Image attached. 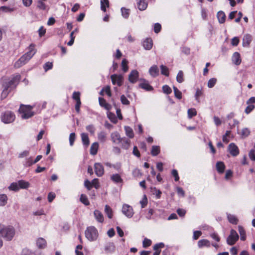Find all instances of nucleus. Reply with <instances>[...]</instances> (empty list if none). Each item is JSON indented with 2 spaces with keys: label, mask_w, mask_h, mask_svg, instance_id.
Instances as JSON below:
<instances>
[{
  "label": "nucleus",
  "mask_w": 255,
  "mask_h": 255,
  "mask_svg": "<svg viewBox=\"0 0 255 255\" xmlns=\"http://www.w3.org/2000/svg\"><path fill=\"white\" fill-rule=\"evenodd\" d=\"M252 41V36L250 34L245 35L243 38V45L244 47H249Z\"/></svg>",
  "instance_id": "obj_15"
},
{
  "label": "nucleus",
  "mask_w": 255,
  "mask_h": 255,
  "mask_svg": "<svg viewBox=\"0 0 255 255\" xmlns=\"http://www.w3.org/2000/svg\"><path fill=\"white\" fill-rule=\"evenodd\" d=\"M142 45L146 50H150L153 46L152 40L151 38H146L143 42Z\"/></svg>",
  "instance_id": "obj_17"
},
{
  "label": "nucleus",
  "mask_w": 255,
  "mask_h": 255,
  "mask_svg": "<svg viewBox=\"0 0 255 255\" xmlns=\"http://www.w3.org/2000/svg\"><path fill=\"white\" fill-rule=\"evenodd\" d=\"M111 79L113 85L117 84L118 86H121L124 83V77L121 75L113 74L111 76Z\"/></svg>",
  "instance_id": "obj_7"
},
{
  "label": "nucleus",
  "mask_w": 255,
  "mask_h": 255,
  "mask_svg": "<svg viewBox=\"0 0 255 255\" xmlns=\"http://www.w3.org/2000/svg\"><path fill=\"white\" fill-rule=\"evenodd\" d=\"M95 172L96 175L98 177H101L104 174V168L103 165L100 163H96L94 164Z\"/></svg>",
  "instance_id": "obj_9"
},
{
  "label": "nucleus",
  "mask_w": 255,
  "mask_h": 255,
  "mask_svg": "<svg viewBox=\"0 0 255 255\" xmlns=\"http://www.w3.org/2000/svg\"><path fill=\"white\" fill-rule=\"evenodd\" d=\"M4 88L1 94V98L2 99H4L7 97L10 90L8 91V88L3 87Z\"/></svg>",
  "instance_id": "obj_49"
},
{
  "label": "nucleus",
  "mask_w": 255,
  "mask_h": 255,
  "mask_svg": "<svg viewBox=\"0 0 255 255\" xmlns=\"http://www.w3.org/2000/svg\"><path fill=\"white\" fill-rule=\"evenodd\" d=\"M110 6L109 0H101V9L104 12L107 11V7H109Z\"/></svg>",
  "instance_id": "obj_34"
},
{
  "label": "nucleus",
  "mask_w": 255,
  "mask_h": 255,
  "mask_svg": "<svg viewBox=\"0 0 255 255\" xmlns=\"http://www.w3.org/2000/svg\"><path fill=\"white\" fill-rule=\"evenodd\" d=\"M125 130L127 136H128L129 138H132L134 137V133L133 130L130 127L128 126H125Z\"/></svg>",
  "instance_id": "obj_32"
},
{
  "label": "nucleus",
  "mask_w": 255,
  "mask_h": 255,
  "mask_svg": "<svg viewBox=\"0 0 255 255\" xmlns=\"http://www.w3.org/2000/svg\"><path fill=\"white\" fill-rule=\"evenodd\" d=\"M18 184L19 189H27L30 185L28 182L25 181L23 180H20L18 181Z\"/></svg>",
  "instance_id": "obj_31"
},
{
  "label": "nucleus",
  "mask_w": 255,
  "mask_h": 255,
  "mask_svg": "<svg viewBox=\"0 0 255 255\" xmlns=\"http://www.w3.org/2000/svg\"><path fill=\"white\" fill-rule=\"evenodd\" d=\"M0 118L2 122L8 124L14 121L15 115L12 111H6L2 113Z\"/></svg>",
  "instance_id": "obj_4"
},
{
  "label": "nucleus",
  "mask_w": 255,
  "mask_h": 255,
  "mask_svg": "<svg viewBox=\"0 0 255 255\" xmlns=\"http://www.w3.org/2000/svg\"><path fill=\"white\" fill-rule=\"evenodd\" d=\"M231 133V131L230 130H227L225 134L223 136L222 140L223 141L226 143H227L229 142V139L228 137H229Z\"/></svg>",
  "instance_id": "obj_48"
},
{
  "label": "nucleus",
  "mask_w": 255,
  "mask_h": 255,
  "mask_svg": "<svg viewBox=\"0 0 255 255\" xmlns=\"http://www.w3.org/2000/svg\"><path fill=\"white\" fill-rule=\"evenodd\" d=\"M121 101L123 105H128L129 104V101L124 95H122L121 97Z\"/></svg>",
  "instance_id": "obj_62"
},
{
  "label": "nucleus",
  "mask_w": 255,
  "mask_h": 255,
  "mask_svg": "<svg viewBox=\"0 0 255 255\" xmlns=\"http://www.w3.org/2000/svg\"><path fill=\"white\" fill-rule=\"evenodd\" d=\"M108 118L110 120V121L114 124H116L118 122L117 119L114 114L110 113L108 115Z\"/></svg>",
  "instance_id": "obj_63"
},
{
  "label": "nucleus",
  "mask_w": 255,
  "mask_h": 255,
  "mask_svg": "<svg viewBox=\"0 0 255 255\" xmlns=\"http://www.w3.org/2000/svg\"><path fill=\"white\" fill-rule=\"evenodd\" d=\"M105 250L107 253H111L115 250V247L113 244H110L106 246L105 248Z\"/></svg>",
  "instance_id": "obj_54"
},
{
  "label": "nucleus",
  "mask_w": 255,
  "mask_h": 255,
  "mask_svg": "<svg viewBox=\"0 0 255 255\" xmlns=\"http://www.w3.org/2000/svg\"><path fill=\"white\" fill-rule=\"evenodd\" d=\"M173 90L175 97L178 99H181L182 98V93L181 91L175 86L173 87Z\"/></svg>",
  "instance_id": "obj_47"
},
{
  "label": "nucleus",
  "mask_w": 255,
  "mask_h": 255,
  "mask_svg": "<svg viewBox=\"0 0 255 255\" xmlns=\"http://www.w3.org/2000/svg\"><path fill=\"white\" fill-rule=\"evenodd\" d=\"M111 137L112 141L116 144H119L120 142H122L123 138L121 137L120 133L117 131L112 133Z\"/></svg>",
  "instance_id": "obj_14"
},
{
  "label": "nucleus",
  "mask_w": 255,
  "mask_h": 255,
  "mask_svg": "<svg viewBox=\"0 0 255 255\" xmlns=\"http://www.w3.org/2000/svg\"><path fill=\"white\" fill-rule=\"evenodd\" d=\"M28 49V51L24 55L30 60L35 55L37 51L35 49V45L33 43L30 44Z\"/></svg>",
  "instance_id": "obj_10"
},
{
  "label": "nucleus",
  "mask_w": 255,
  "mask_h": 255,
  "mask_svg": "<svg viewBox=\"0 0 255 255\" xmlns=\"http://www.w3.org/2000/svg\"><path fill=\"white\" fill-rule=\"evenodd\" d=\"M76 135L74 132L71 133L69 135V142L71 146H72L74 144L75 140Z\"/></svg>",
  "instance_id": "obj_61"
},
{
  "label": "nucleus",
  "mask_w": 255,
  "mask_h": 255,
  "mask_svg": "<svg viewBox=\"0 0 255 255\" xmlns=\"http://www.w3.org/2000/svg\"><path fill=\"white\" fill-rule=\"evenodd\" d=\"M232 59L233 63L236 65H239L241 63V55L238 52H236L233 54Z\"/></svg>",
  "instance_id": "obj_18"
},
{
  "label": "nucleus",
  "mask_w": 255,
  "mask_h": 255,
  "mask_svg": "<svg viewBox=\"0 0 255 255\" xmlns=\"http://www.w3.org/2000/svg\"><path fill=\"white\" fill-rule=\"evenodd\" d=\"M217 80L215 78H213L209 80L208 82V87L210 88H213L216 84Z\"/></svg>",
  "instance_id": "obj_50"
},
{
  "label": "nucleus",
  "mask_w": 255,
  "mask_h": 255,
  "mask_svg": "<svg viewBox=\"0 0 255 255\" xmlns=\"http://www.w3.org/2000/svg\"><path fill=\"white\" fill-rule=\"evenodd\" d=\"M111 179L115 183H122L123 182V180L119 174L112 175Z\"/></svg>",
  "instance_id": "obj_28"
},
{
  "label": "nucleus",
  "mask_w": 255,
  "mask_h": 255,
  "mask_svg": "<svg viewBox=\"0 0 255 255\" xmlns=\"http://www.w3.org/2000/svg\"><path fill=\"white\" fill-rule=\"evenodd\" d=\"M94 216L97 222L102 223L104 221V217L101 212L95 210L94 212Z\"/></svg>",
  "instance_id": "obj_16"
},
{
  "label": "nucleus",
  "mask_w": 255,
  "mask_h": 255,
  "mask_svg": "<svg viewBox=\"0 0 255 255\" xmlns=\"http://www.w3.org/2000/svg\"><path fill=\"white\" fill-rule=\"evenodd\" d=\"M24 63L22 62L21 60L19 58L14 64V67L16 69L19 68L23 66Z\"/></svg>",
  "instance_id": "obj_60"
},
{
  "label": "nucleus",
  "mask_w": 255,
  "mask_h": 255,
  "mask_svg": "<svg viewBox=\"0 0 255 255\" xmlns=\"http://www.w3.org/2000/svg\"><path fill=\"white\" fill-rule=\"evenodd\" d=\"M203 90L202 89L197 88L196 89V93H195V98L197 100H199V98L203 95Z\"/></svg>",
  "instance_id": "obj_59"
},
{
  "label": "nucleus",
  "mask_w": 255,
  "mask_h": 255,
  "mask_svg": "<svg viewBox=\"0 0 255 255\" xmlns=\"http://www.w3.org/2000/svg\"><path fill=\"white\" fill-rule=\"evenodd\" d=\"M149 73L152 77H157L159 74V69L158 67L156 65H153L150 68Z\"/></svg>",
  "instance_id": "obj_22"
},
{
  "label": "nucleus",
  "mask_w": 255,
  "mask_h": 255,
  "mask_svg": "<svg viewBox=\"0 0 255 255\" xmlns=\"http://www.w3.org/2000/svg\"><path fill=\"white\" fill-rule=\"evenodd\" d=\"M98 139L101 142H105L107 140V133L102 131L98 134Z\"/></svg>",
  "instance_id": "obj_33"
},
{
  "label": "nucleus",
  "mask_w": 255,
  "mask_h": 255,
  "mask_svg": "<svg viewBox=\"0 0 255 255\" xmlns=\"http://www.w3.org/2000/svg\"><path fill=\"white\" fill-rule=\"evenodd\" d=\"M177 81L181 83L184 81V74L182 71H179L176 76Z\"/></svg>",
  "instance_id": "obj_44"
},
{
  "label": "nucleus",
  "mask_w": 255,
  "mask_h": 255,
  "mask_svg": "<svg viewBox=\"0 0 255 255\" xmlns=\"http://www.w3.org/2000/svg\"><path fill=\"white\" fill-rule=\"evenodd\" d=\"M33 107L30 105H24L21 104L18 110L19 113L21 114V118L23 119H27L34 115L32 111Z\"/></svg>",
  "instance_id": "obj_2"
},
{
  "label": "nucleus",
  "mask_w": 255,
  "mask_h": 255,
  "mask_svg": "<svg viewBox=\"0 0 255 255\" xmlns=\"http://www.w3.org/2000/svg\"><path fill=\"white\" fill-rule=\"evenodd\" d=\"M53 67V63L47 62L43 65V69L45 72L51 69Z\"/></svg>",
  "instance_id": "obj_51"
},
{
  "label": "nucleus",
  "mask_w": 255,
  "mask_h": 255,
  "mask_svg": "<svg viewBox=\"0 0 255 255\" xmlns=\"http://www.w3.org/2000/svg\"><path fill=\"white\" fill-rule=\"evenodd\" d=\"M47 245L46 241L42 238H39L36 241V246L40 249H43L46 248Z\"/></svg>",
  "instance_id": "obj_20"
},
{
  "label": "nucleus",
  "mask_w": 255,
  "mask_h": 255,
  "mask_svg": "<svg viewBox=\"0 0 255 255\" xmlns=\"http://www.w3.org/2000/svg\"><path fill=\"white\" fill-rule=\"evenodd\" d=\"M91 183L93 187H94L96 189H98L100 188V183L98 178H94L91 181Z\"/></svg>",
  "instance_id": "obj_55"
},
{
  "label": "nucleus",
  "mask_w": 255,
  "mask_h": 255,
  "mask_svg": "<svg viewBox=\"0 0 255 255\" xmlns=\"http://www.w3.org/2000/svg\"><path fill=\"white\" fill-rule=\"evenodd\" d=\"M85 234L86 238L90 242L96 241L99 235L97 229L94 226L88 227Z\"/></svg>",
  "instance_id": "obj_3"
},
{
  "label": "nucleus",
  "mask_w": 255,
  "mask_h": 255,
  "mask_svg": "<svg viewBox=\"0 0 255 255\" xmlns=\"http://www.w3.org/2000/svg\"><path fill=\"white\" fill-rule=\"evenodd\" d=\"M248 106L246 107L245 112L247 114H250L252 111L255 108V106L254 105L248 104Z\"/></svg>",
  "instance_id": "obj_58"
},
{
  "label": "nucleus",
  "mask_w": 255,
  "mask_h": 255,
  "mask_svg": "<svg viewBox=\"0 0 255 255\" xmlns=\"http://www.w3.org/2000/svg\"><path fill=\"white\" fill-rule=\"evenodd\" d=\"M15 235L14 228L10 226L0 224V236L7 241H11Z\"/></svg>",
  "instance_id": "obj_1"
},
{
  "label": "nucleus",
  "mask_w": 255,
  "mask_h": 255,
  "mask_svg": "<svg viewBox=\"0 0 255 255\" xmlns=\"http://www.w3.org/2000/svg\"><path fill=\"white\" fill-rule=\"evenodd\" d=\"M129 11L130 10L129 9L126 8L125 7H122L121 8L122 16L125 18H128L129 17Z\"/></svg>",
  "instance_id": "obj_43"
},
{
  "label": "nucleus",
  "mask_w": 255,
  "mask_h": 255,
  "mask_svg": "<svg viewBox=\"0 0 255 255\" xmlns=\"http://www.w3.org/2000/svg\"><path fill=\"white\" fill-rule=\"evenodd\" d=\"M138 77V72L136 70H133L128 75V80L131 83H135L137 82Z\"/></svg>",
  "instance_id": "obj_13"
},
{
  "label": "nucleus",
  "mask_w": 255,
  "mask_h": 255,
  "mask_svg": "<svg viewBox=\"0 0 255 255\" xmlns=\"http://www.w3.org/2000/svg\"><path fill=\"white\" fill-rule=\"evenodd\" d=\"M210 242L207 239H202L198 242V246L199 248H202L204 247H210Z\"/></svg>",
  "instance_id": "obj_25"
},
{
  "label": "nucleus",
  "mask_w": 255,
  "mask_h": 255,
  "mask_svg": "<svg viewBox=\"0 0 255 255\" xmlns=\"http://www.w3.org/2000/svg\"><path fill=\"white\" fill-rule=\"evenodd\" d=\"M142 82L140 83L138 85V87L141 88L146 91H151L153 90V88L151 86L148 82L145 79H140Z\"/></svg>",
  "instance_id": "obj_11"
},
{
  "label": "nucleus",
  "mask_w": 255,
  "mask_h": 255,
  "mask_svg": "<svg viewBox=\"0 0 255 255\" xmlns=\"http://www.w3.org/2000/svg\"><path fill=\"white\" fill-rule=\"evenodd\" d=\"M44 0H38L37 1L36 7L40 10L48 11L49 7L44 2Z\"/></svg>",
  "instance_id": "obj_19"
},
{
  "label": "nucleus",
  "mask_w": 255,
  "mask_h": 255,
  "mask_svg": "<svg viewBox=\"0 0 255 255\" xmlns=\"http://www.w3.org/2000/svg\"><path fill=\"white\" fill-rule=\"evenodd\" d=\"M72 98L75 100L76 102L81 101L80 93L79 92H74L72 95Z\"/></svg>",
  "instance_id": "obj_56"
},
{
  "label": "nucleus",
  "mask_w": 255,
  "mask_h": 255,
  "mask_svg": "<svg viewBox=\"0 0 255 255\" xmlns=\"http://www.w3.org/2000/svg\"><path fill=\"white\" fill-rule=\"evenodd\" d=\"M228 149L233 156H237L240 153L238 147L234 143H231L229 145Z\"/></svg>",
  "instance_id": "obj_12"
},
{
  "label": "nucleus",
  "mask_w": 255,
  "mask_h": 255,
  "mask_svg": "<svg viewBox=\"0 0 255 255\" xmlns=\"http://www.w3.org/2000/svg\"><path fill=\"white\" fill-rule=\"evenodd\" d=\"M20 80V75L19 74L13 76L11 79L8 82H5L3 83L2 86L5 87L8 89L15 88L18 84Z\"/></svg>",
  "instance_id": "obj_5"
},
{
  "label": "nucleus",
  "mask_w": 255,
  "mask_h": 255,
  "mask_svg": "<svg viewBox=\"0 0 255 255\" xmlns=\"http://www.w3.org/2000/svg\"><path fill=\"white\" fill-rule=\"evenodd\" d=\"M228 219L229 222L234 225H237L238 222V220L237 217L234 215L229 214L228 215Z\"/></svg>",
  "instance_id": "obj_37"
},
{
  "label": "nucleus",
  "mask_w": 255,
  "mask_h": 255,
  "mask_svg": "<svg viewBox=\"0 0 255 255\" xmlns=\"http://www.w3.org/2000/svg\"><path fill=\"white\" fill-rule=\"evenodd\" d=\"M239 232L241 235V240L242 241H245L246 239V235L244 229L241 226H239Z\"/></svg>",
  "instance_id": "obj_40"
},
{
  "label": "nucleus",
  "mask_w": 255,
  "mask_h": 255,
  "mask_svg": "<svg viewBox=\"0 0 255 255\" xmlns=\"http://www.w3.org/2000/svg\"><path fill=\"white\" fill-rule=\"evenodd\" d=\"M121 65L123 71L124 72H127L128 69V61L126 59H123Z\"/></svg>",
  "instance_id": "obj_39"
},
{
  "label": "nucleus",
  "mask_w": 255,
  "mask_h": 255,
  "mask_svg": "<svg viewBox=\"0 0 255 255\" xmlns=\"http://www.w3.org/2000/svg\"><path fill=\"white\" fill-rule=\"evenodd\" d=\"M162 90L164 93L166 94L167 95L170 94L172 93L171 88L167 85H163L162 86Z\"/></svg>",
  "instance_id": "obj_52"
},
{
  "label": "nucleus",
  "mask_w": 255,
  "mask_h": 255,
  "mask_svg": "<svg viewBox=\"0 0 255 255\" xmlns=\"http://www.w3.org/2000/svg\"><path fill=\"white\" fill-rule=\"evenodd\" d=\"M7 197L5 194L0 195V206H4L7 203Z\"/></svg>",
  "instance_id": "obj_42"
},
{
  "label": "nucleus",
  "mask_w": 255,
  "mask_h": 255,
  "mask_svg": "<svg viewBox=\"0 0 255 255\" xmlns=\"http://www.w3.org/2000/svg\"><path fill=\"white\" fill-rule=\"evenodd\" d=\"M217 17L220 23H224L226 20V14L223 11H220L217 13Z\"/></svg>",
  "instance_id": "obj_30"
},
{
  "label": "nucleus",
  "mask_w": 255,
  "mask_h": 255,
  "mask_svg": "<svg viewBox=\"0 0 255 255\" xmlns=\"http://www.w3.org/2000/svg\"><path fill=\"white\" fill-rule=\"evenodd\" d=\"M120 143H121L122 147L126 150L128 149L130 146V140L126 138V137H123L122 141L120 142Z\"/></svg>",
  "instance_id": "obj_27"
},
{
  "label": "nucleus",
  "mask_w": 255,
  "mask_h": 255,
  "mask_svg": "<svg viewBox=\"0 0 255 255\" xmlns=\"http://www.w3.org/2000/svg\"><path fill=\"white\" fill-rule=\"evenodd\" d=\"M99 104L100 105L104 107L106 110H110L112 107L111 106L107 103L105 99H104L103 98L99 97Z\"/></svg>",
  "instance_id": "obj_21"
},
{
  "label": "nucleus",
  "mask_w": 255,
  "mask_h": 255,
  "mask_svg": "<svg viewBox=\"0 0 255 255\" xmlns=\"http://www.w3.org/2000/svg\"><path fill=\"white\" fill-rule=\"evenodd\" d=\"M164 247V244L163 243H160L158 244H156L153 247V249L154 251H161V249L163 248Z\"/></svg>",
  "instance_id": "obj_57"
},
{
  "label": "nucleus",
  "mask_w": 255,
  "mask_h": 255,
  "mask_svg": "<svg viewBox=\"0 0 255 255\" xmlns=\"http://www.w3.org/2000/svg\"><path fill=\"white\" fill-rule=\"evenodd\" d=\"M216 169L219 173H223L225 169V165L223 162L218 161L216 163Z\"/></svg>",
  "instance_id": "obj_26"
},
{
  "label": "nucleus",
  "mask_w": 255,
  "mask_h": 255,
  "mask_svg": "<svg viewBox=\"0 0 255 255\" xmlns=\"http://www.w3.org/2000/svg\"><path fill=\"white\" fill-rule=\"evenodd\" d=\"M152 242L150 240L145 238L142 242V246L144 248H146L151 246Z\"/></svg>",
  "instance_id": "obj_53"
},
{
  "label": "nucleus",
  "mask_w": 255,
  "mask_h": 255,
  "mask_svg": "<svg viewBox=\"0 0 255 255\" xmlns=\"http://www.w3.org/2000/svg\"><path fill=\"white\" fill-rule=\"evenodd\" d=\"M105 212L109 219H112L113 216V212L112 208L108 205L105 207Z\"/></svg>",
  "instance_id": "obj_35"
},
{
  "label": "nucleus",
  "mask_w": 255,
  "mask_h": 255,
  "mask_svg": "<svg viewBox=\"0 0 255 255\" xmlns=\"http://www.w3.org/2000/svg\"><path fill=\"white\" fill-rule=\"evenodd\" d=\"M80 201L85 205L88 206L90 205V202L88 199L87 196L85 194H81Z\"/></svg>",
  "instance_id": "obj_38"
},
{
  "label": "nucleus",
  "mask_w": 255,
  "mask_h": 255,
  "mask_svg": "<svg viewBox=\"0 0 255 255\" xmlns=\"http://www.w3.org/2000/svg\"><path fill=\"white\" fill-rule=\"evenodd\" d=\"M81 136L83 145L86 147L88 146L90 144V140L88 134L86 133H82Z\"/></svg>",
  "instance_id": "obj_29"
},
{
  "label": "nucleus",
  "mask_w": 255,
  "mask_h": 255,
  "mask_svg": "<svg viewBox=\"0 0 255 255\" xmlns=\"http://www.w3.org/2000/svg\"><path fill=\"white\" fill-rule=\"evenodd\" d=\"M239 235L237 232L232 229L230 231V234L227 239V243L230 246L234 245L236 242L239 240Z\"/></svg>",
  "instance_id": "obj_6"
},
{
  "label": "nucleus",
  "mask_w": 255,
  "mask_h": 255,
  "mask_svg": "<svg viewBox=\"0 0 255 255\" xmlns=\"http://www.w3.org/2000/svg\"><path fill=\"white\" fill-rule=\"evenodd\" d=\"M10 190L17 191L19 190V188L18 183L16 182L12 183L8 187Z\"/></svg>",
  "instance_id": "obj_46"
},
{
  "label": "nucleus",
  "mask_w": 255,
  "mask_h": 255,
  "mask_svg": "<svg viewBox=\"0 0 255 255\" xmlns=\"http://www.w3.org/2000/svg\"><path fill=\"white\" fill-rule=\"evenodd\" d=\"M99 148V143L97 142L93 143L90 147V154L92 155L97 154Z\"/></svg>",
  "instance_id": "obj_24"
},
{
  "label": "nucleus",
  "mask_w": 255,
  "mask_h": 255,
  "mask_svg": "<svg viewBox=\"0 0 255 255\" xmlns=\"http://www.w3.org/2000/svg\"><path fill=\"white\" fill-rule=\"evenodd\" d=\"M137 5L140 10H144L147 8V3L146 0H138Z\"/></svg>",
  "instance_id": "obj_23"
},
{
  "label": "nucleus",
  "mask_w": 255,
  "mask_h": 255,
  "mask_svg": "<svg viewBox=\"0 0 255 255\" xmlns=\"http://www.w3.org/2000/svg\"><path fill=\"white\" fill-rule=\"evenodd\" d=\"M123 213L128 218H131L134 214L133 209L131 206L128 204H124L122 208Z\"/></svg>",
  "instance_id": "obj_8"
},
{
  "label": "nucleus",
  "mask_w": 255,
  "mask_h": 255,
  "mask_svg": "<svg viewBox=\"0 0 255 255\" xmlns=\"http://www.w3.org/2000/svg\"><path fill=\"white\" fill-rule=\"evenodd\" d=\"M197 115V111L194 108H191L188 110V117L189 119L192 118Z\"/></svg>",
  "instance_id": "obj_45"
},
{
  "label": "nucleus",
  "mask_w": 255,
  "mask_h": 255,
  "mask_svg": "<svg viewBox=\"0 0 255 255\" xmlns=\"http://www.w3.org/2000/svg\"><path fill=\"white\" fill-rule=\"evenodd\" d=\"M160 152V147L157 145H153L152 146L151 150V154L155 156L159 154Z\"/></svg>",
  "instance_id": "obj_36"
},
{
  "label": "nucleus",
  "mask_w": 255,
  "mask_h": 255,
  "mask_svg": "<svg viewBox=\"0 0 255 255\" xmlns=\"http://www.w3.org/2000/svg\"><path fill=\"white\" fill-rule=\"evenodd\" d=\"M84 186L88 190H90L93 187L91 182H90L88 179L85 180Z\"/></svg>",
  "instance_id": "obj_64"
},
{
  "label": "nucleus",
  "mask_w": 255,
  "mask_h": 255,
  "mask_svg": "<svg viewBox=\"0 0 255 255\" xmlns=\"http://www.w3.org/2000/svg\"><path fill=\"white\" fill-rule=\"evenodd\" d=\"M160 69H161V74L165 75V76H167V77H168L169 76V70H168V68L166 66H165L163 65H161L160 66Z\"/></svg>",
  "instance_id": "obj_41"
}]
</instances>
